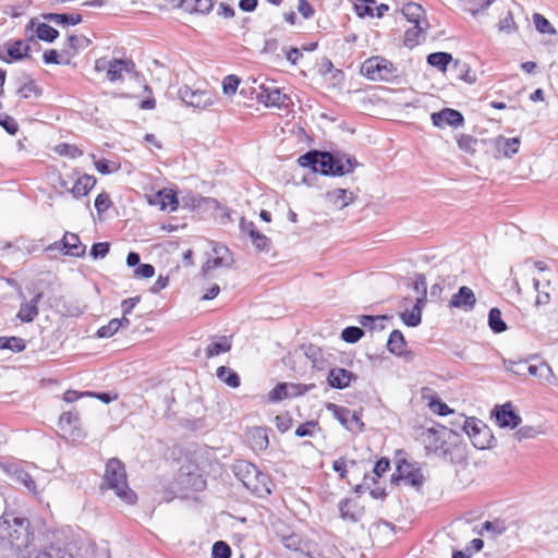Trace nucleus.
Masks as SVG:
<instances>
[{
    "label": "nucleus",
    "mask_w": 558,
    "mask_h": 558,
    "mask_svg": "<svg viewBox=\"0 0 558 558\" xmlns=\"http://www.w3.org/2000/svg\"><path fill=\"white\" fill-rule=\"evenodd\" d=\"M33 541L31 521L26 517L3 511L0 517V549H11L19 558H31Z\"/></svg>",
    "instance_id": "nucleus-1"
},
{
    "label": "nucleus",
    "mask_w": 558,
    "mask_h": 558,
    "mask_svg": "<svg viewBox=\"0 0 558 558\" xmlns=\"http://www.w3.org/2000/svg\"><path fill=\"white\" fill-rule=\"evenodd\" d=\"M302 168L325 177H342L352 173L360 166L354 156L339 150L311 149L298 158Z\"/></svg>",
    "instance_id": "nucleus-2"
},
{
    "label": "nucleus",
    "mask_w": 558,
    "mask_h": 558,
    "mask_svg": "<svg viewBox=\"0 0 558 558\" xmlns=\"http://www.w3.org/2000/svg\"><path fill=\"white\" fill-rule=\"evenodd\" d=\"M100 488L113 490L126 505H135L137 501L136 493L128 484L125 466L118 458H111L106 463Z\"/></svg>",
    "instance_id": "nucleus-3"
},
{
    "label": "nucleus",
    "mask_w": 558,
    "mask_h": 558,
    "mask_svg": "<svg viewBox=\"0 0 558 558\" xmlns=\"http://www.w3.org/2000/svg\"><path fill=\"white\" fill-rule=\"evenodd\" d=\"M233 471L243 485L255 495L270 494L268 475L263 473L255 464L247 461H239L234 465Z\"/></svg>",
    "instance_id": "nucleus-4"
},
{
    "label": "nucleus",
    "mask_w": 558,
    "mask_h": 558,
    "mask_svg": "<svg viewBox=\"0 0 558 558\" xmlns=\"http://www.w3.org/2000/svg\"><path fill=\"white\" fill-rule=\"evenodd\" d=\"M361 73L372 81L390 82L397 77V68L391 61L376 56L362 63Z\"/></svg>",
    "instance_id": "nucleus-5"
},
{
    "label": "nucleus",
    "mask_w": 558,
    "mask_h": 558,
    "mask_svg": "<svg viewBox=\"0 0 558 558\" xmlns=\"http://www.w3.org/2000/svg\"><path fill=\"white\" fill-rule=\"evenodd\" d=\"M462 429L476 449L484 450L495 440L490 428L476 417H463Z\"/></svg>",
    "instance_id": "nucleus-6"
},
{
    "label": "nucleus",
    "mask_w": 558,
    "mask_h": 558,
    "mask_svg": "<svg viewBox=\"0 0 558 558\" xmlns=\"http://www.w3.org/2000/svg\"><path fill=\"white\" fill-rule=\"evenodd\" d=\"M449 433L450 430L441 425L424 429L421 439L427 452L446 458L450 453V446L446 439Z\"/></svg>",
    "instance_id": "nucleus-7"
},
{
    "label": "nucleus",
    "mask_w": 558,
    "mask_h": 558,
    "mask_svg": "<svg viewBox=\"0 0 558 558\" xmlns=\"http://www.w3.org/2000/svg\"><path fill=\"white\" fill-rule=\"evenodd\" d=\"M326 410L349 432L361 433L364 430L365 424L362 421V414L352 411L349 408L328 402Z\"/></svg>",
    "instance_id": "nucleus-8"
},
{
    "label": "nucleus",
    "mask_w": 558,
    "mask_h": 558,
    "mask_svg": "<svg viewBox=\"0 0 558 558\" xmlns=\"http://www.w3.org/2000/svg\"><path fill=\"white\" fill-rule=\"evenodd\" d=\"M391 481L393 483L402 481L404 484L418 490L423 486L425 477L421 468L408 462L405 459H401L397 462L396 472L391 475Z\"/></svg>",
    "instance_id": "nucleus-9"
},
{
    "label": "nucleus",
    "mask_w": 558,
    "mask_h": 558,
    "mask_svg": "<svg viewBox=\"0 0 558 558\" xmlns=\"http://www.w3.org/2000/svg\"><path fill=\"white\" fill-rule=\"evenodd\" d=\"M179 98L193 108L206 109L216 101V94L210 89H193L187 85H183L178 90Z\"/></svg>",
    "instance_id": "nucleus-10"
},
{
    "label": "nucleus",
    "mask_w": 558,
    "mask_h": 558,
    "mask_svg": "<svg viewBox=\"0 0 558 558\" xmlns=\"http://www.w3.org/2000/svg\"><path fill=\"white\" fill-rule=\"evenodd\" d=\"M257 101L264 104L266 107H287L289 97L283 94L280 88L274 85H266L265 83L258 84Z\"/></svg>",
    "instance_id": "nucleus-11"
},
{
    "label": "nucleus",
    "mask_w": 558,
    "mask_h": 558,
    "mask_svg": "<svg viewBox=\"0 0 558 558\" xmlns=\"http://www.w3.org/2000/svg\"><path fill=\"white\" fill-rule=\"evenodd\" d=\"M178 484L183 489L202 492L206 487V480L203 474L198 472L197 466H181L178 476Z\"/></svg>",
    "instance_id": "nucleus-12"
},
{
    "label": "nucleus",
    "mask_w": 558,
    "mask_h": 558,
    "mask_svg": "<svg viewBox=\"0 0 558 558\" xmlns=\"http://www.w3.org/2000/svg\"><path fill=\"white\" fill-rule=\"evenodd\" d=\"M496 423L501 428H517L521 422V416L515 412L511 402H506L501 405H496L492 412Z\"/></svg>",
    "instance_id": "nucleus-13"
},
{
    "label": "nucleus",
    "mask_w": 558,
    "mask_h": 558,
    "mask_svg": "<svg viewBox=\"0 0 558 558\" xmlns=\"http://www.w3.org/2000/svg\"><path fill=\"white\" fill-rule=\"evenodd\" d=\"M31 43H36L34 36L27 38L26 43L22 39H14L7 43V54L8 57L0 56L3 62L11 63L14 61H21L29 58Z\"/></svg>",
    "instance_id": "nucleus-14"
},
{
    "label": "nucleus",
    "mask_w": 558,
    "mask_h": 558,
    "mask_svg": "<svg viewBox=\"0 0 558 558\" xmlns=\"http://www.w3.org/2000/svg\"><path fill=\"white\" fill-rule=\"evenodd\" d=\"M432 122L436 128L442 129L445 126L459 128L464 125L463 114L452 108H444L437 112L432 113Z\"/></svg>",
    "instance_id": "nucleus-15"
},
{
    "label": "nucleus",
    "mask_w": 558,
    "mask_h": 558,
    "mask_svg": "<svg viewBox=\"0 0 558 558\" xmlns=\"http://www.w3.org/2000/svg\"><path fill=\"white\" fill-rule=\"evenodd\" d=\"M150 204L158 205L161 210L175 211L179 207L178 194L172 189H161L151 198Z\"/></svg>",
    "instance_id": "nucleus-16"
},
{
    "label": "nucleus",
    "mask_w": 558,
    "mask_h": 558,
    "mask_svg": "<svg viewBox=\"0 0 558 558\" xmlns=\"http://www.w3.org/2000/svg\"><path fill=\"white\" fill-rule=\"evenodd\" d=\"M475 304V294L472 289L466 286L460 287L458 292L454 293L449 301L450 307L461 308L465 312L472 311Z\"/></svg>",
    "instance_id": "nucleus-17"
},
{
    "label": "nucleus",
    "mask_w": 558,
    "mask_h": 558,
    "mask_svg": "<svg viewBox=\"0 0 558 558\" xmlns=\"http://www.w3.org/2000/svg\"><path fill=\"white\" fill-rule=\"evenodd\" d=\"M61 252L66 256L83 257L86 252V245L81 242L76 233L66 231L62 238Z\"/></svg>",
    "instance_id": "nucleus-18"
},
{
    "label": "nucleus",
    "mask_w": 558,
    "mask_h": 558,
    "mask_svg": "<svg viewBox=\"0 0 558 558\" xmlns=\"http://www.w3.org/2000/svg\"><path fill=\"white\" fill-rule=\"evenodd\" d=\"M355 379V374L341 367L331 368L327 376V383L333 389H344L350 386L352 380Z\"/></svg>",
    "instance_id": "nucleus-19"
},
{
    "label": "nucleus",
    "mask_w": 558,
    "mask_h": 558,
    "mask_svg": "<svg viewBox=\"0 0 558 558\" xmlns=\"http://www.w3.org/2000/svg\"><path fill=\"white\" fill-rule=\"evenodd\" d=\"M340 518L344 521L357 522L364 514V508L351 498H343L338 504Z\"/></svg>",
    "instance_id": "nucleus-20"
},
{
    "label": "nucleus",
    "mask_w": 558,
    "mask_h": 558,
    "mask_svg": "<svg viewBox=\"0 0 558 558\" xmlns=\"http://www.w3.org/2000/svg\"><path fill=\"white\" fill-rule=\"evenodd\" d=\"M135 69V63L129 59H112L111 64L107 71V78L110 82L123 80V73H131Z\"/></svg>",
    "instance_id": "nucleus-21"
},
{
    "label": "nucleus",
    "mask_w": 558,
    "mask_h": 558,
    "mask_svg": "<svg viewBox=\"0 0 558 558\" xmlns=\"http://www.w3.org/2000/svg\"><path fill=\"white\" fill-rule=\"evenodd\" d=\"M34 31L36 37L45 43H53L59 37V31L47 23H37L35 19L29 20L26 31Z\"/></svg>",
    "instance_id": "nucleus-22"
},
{
    "label": "nucleus",
    "mask_w": 558,
    "mask_h": 558,
    "mask_svg": "<svg viewBox=\"0 0 558 558\" xmlns=\"http://www.w3.org/2000/svg\"><path fill=\"white\" fill-rule=\"evenodd\" d=\"M43 296V292H37L29 302L22 303L16 317L22 323H32L39 314L38 303Z\"/></svg>",
    "instance_id": "nucleus-23"
},
{
    "label": "nucleus",
    "mask_w": 558,
    "mask_h": 558,
    "mask_svg": "<svg viewBox=\"0 0 558 558\" xmlns=\"http://www.w3.org/2000/svg\"><path fill=\"white\" fill-rule=\"evenodd\" d=\"M41 17L58 26H74L83 22V16L80 13H43Z\"/></svg>",
    "instance_id": "nucleus-24"
},
{
    "label": "nucleus",
    "mask_w": 558,
    "mask_h": 558,
    "mask_svg": "<svg viewBox=\"0 0 558 558\" xmlns=\"http://www.w3.org/2000/svg\"><path fill=\"white\" fill-rule=\"evenodd\" d=\"M493 144L497 151L502 153L505 157L509 158L518 153L520 147V138H507L502 135H499L493 140Z\"/></svg>",
    "instance_id": "nucleus-25"
},
{
    "label": "nucleus",
    "mask_w": 558,
    "mask_h": 558,
    "mask_svg": "<svg viewBox=\"0 0 558 558\" xmlns=\"http://www.w3.org/2000/svg\"><path fill=\"white\" fill-rule=\"evenodd\" d=\"M326 199L339 209L353 203L354 194L345 189H335L326 193Z\"/></svg>",
    "instance_id": "nucleus-26"
},
{
    "label": "nucleus",
    "mask_w": 558,
    "mask_h": 558,
    "mask_svg": "<svg viewBox=\"0 0 558 558\" xmlns=\"http://www.w3.org/2000/svg\"><path fill=\"white\" fill-rule=\"evenodd\" d=\"M92 45V40L85 35H69L68 36V49L62 50V53L71 59L76 56L81 50L88 48Z\"/></svg>",
    "instance_id": "nucleus-27"
},
{
    "label": "nucleus",
    "mask_w": 558,
    "mask_h": 558,
    "mask_svg": "<svg viewBox=\"0 0 558 558\" xmlns=\"http://www.w3.org/2000/svg\"><path fill=\"white\" fill-rule=\"evenodd\" d=\"M404 17L412 24H424L428 26V22L425 19H422L424 14L423 8L414 2H408L402 7L401 10Z\"/></svg>",
    "instance_id": "nucleus-28"
},
{
    "label": "nucleus",
    "mask_w": 558,
    "mask_h": 558,
    "mask_svg": "<svg viewBox=\"0 0 558 558\" xmlns=\"http://www.w3.org/2000/svg\"><path fill=\"white\" fill-rule=\"evenodd\" d=\"M428 26H425L424 24H413L412 27L408 28L404 34V46L408 48H414L417 46L422 40L425 39V29Z\"/></svg>",
    "instance_id": "nucleus-29"
},
{
    "label": "nucleus",
    "mask_w": 558,
    "mask_h": 558,
    "mask_svg": "<svg viewBox=\"0 0 558 558\" xmlns=\"http://www.w3.org/2000/svg\"><path fill=\"white\" fill-rule=\"evenodd\" d=\"M407 347V341L403 333L399 329L390 332L387 341V350L395 355H402Z\"/></svg>",
    "instance_id": "nucleus-30"
},
{
    "label": "nucleus",
    "mask_w": 558,
    "mask_h": 558,
    "mask_svg": "<svg viewBox=\"0 0 558 558\" xmlns=\"http://www.w3.org/2000/svg\"><path fill=\"white\" fill-rule=\"evenodd\" d=\"M97 181L94 175L84 174L80 177L71 190L74 197L85 196L94 189Z\"/></svg>",
    "instance_id": "nucleus-31"
},
{
    "label": "nucleus",
    "mask_w": 558,
    "mask_h": 558,
    "mask_svg": "<svg viewBox=\"0 0 558 558\" xmlns=\"http://www.w3.org/2000/svg\"><path fill=\"white\" fill-rule=\"evenodd\" d=\"M427 64L446 72L449 64L453 61L452 54L445 51L432 52L426 58Z\"/></svg>",
    "instance_id": "nucleus-32"
},
{
    "label": "nucleus",
    "mask_w": 558,
    "mask_h": 558,
    "mask_svg": "<svg viewBox=\"0 0 558 558\" xmlns=\"http://www.w3.org/2000/svg\"><path fill=\"white\" fill-rule=\"evenodd\" d=\"M305 356L312 362V366L316 369H324L326 360L322 348L315 344H308L304 347Z\"/></svg>",
    "instance_id": "nucleus-33"
},
{
    "label": "nucleus",
    "mask_w": 558,
    "mask_h": 558,
    "mask_svg": "<svg viewBox=\"0 0 558 558\" xmlns=\"http://www.w3.org/2000/svg\"><path fill=\"white\" fill-rule=\"evenodd\" d=\"M389 319L388 315H360L357 317V322L362 327L368 328L369 330H384L385 325L384 322Z\"/></svg>",
    "instance_id": "nucleus-34"
},
{
    "label": "nucleus",
    "mask_w": 558,
    "mask_h": 558,
    "mask_svg": "<svg viewBox=\"0 0 558 558\" xmlns=\"http://www.w3.org/2000/svg\"><path fill=\"white\" fill-rule=\"evenodd\" d=\"M216 375L222 383L231 388H238L241 385L239 374L227 366H219L216 371Z\"/></svg>",
    "instance_id": "nucleus-35"
},
{
    "label": "nucleus",
    "mask_w": 558,
    "mask_h": 558,
    "mask_svg": "<svg viewBox=\"0 0 558 558\" xmlns=\"http://www.w3.org/2000/svg\"><path fill=\"white\" fill-rule=\"evenodd\" d=\"M488 326L494 333H501L508 326L502 319L501 311L498 307H492L488 312Z\"/></svg>",
    "instance_id": "nucleus-36"
},
{
    "label": "nucleus",
    "mask_w": 558,
    "mask_h": 558,
    "mask_svg": "<svg viewBox=\"0 0 558 558\" xmlns=\"http://www.w3.org/2000/svg\"><path fill=\"white\" fill-rule=\"evenodd\" d=\"M233 263L232 256H214L208 258L207 262L202 267V274L204 277H207L209 271L216 269L218 267H230Z\"/></svg>",
    "instance_id": "nucleus-37"
},
{
    "label": "nucleus",
    "mask_w": 558,
    "mask_h": 558,
    "mask_svg": "<svg viewBox=\"0 0 558 558\" xmlns=\"http://www.w3.org/2000/svg\"><path fill=\"white\" fill-rule=\"evenodd\" d=\"M231 350V341L227 337H221L218 341L209 343L206 348V356L208 359Z\"/></svg>",
    "instance_id": "nucleus-38"
},
{
    "label": "nucleus",
    "mask_w": 558,
    "mask_h": 558,
    "mask_svg": "<svg viewBox=\"0 0 558 558\" xmlns=\"http://www.w3.org/2000/svg\"><path fill=\"white\" fill-rule=\"evenodd\" d=\"M182 8L190 12L208 13L213 9L211 0H182Z\"/></svg>",
    "instance_id": "nucleus-39"
},
{
    "label": "nucleus",
    "mask_w": 558,
    "mask_h": 558,
    "mask_svg": "<svg viewBox=\"0 0 558 558\" xmlns=\"http://www.w3.org/2000/svg\"><path fill=\"white\" fill-rule=\"evenodd\" d=\"M17 94L23 99H29L32 97L38 98L43 94V88L39 87L33 78L28 77V80L20 86Z\"/></svg>",
    "instance_id": "nucleus-40"
},
{
    "label": "nucleus",
    "mask_w": 558,
    "mask_h": 558,
    "mask_svg": "<svg viewBox=\"0 0 558 558\" xmlns=\"http://www.w3.org/2000/svg\"><path fill=\"white\" fill-rule=\"evenodd\" d=\"M35 558H74L64 547L50 545L43 551H39Z\"/></svg>",
    "instance_id": "nucleus-41"
},
{
    "label": "nucleus",
    "mask_w": 558,
    "mask_h": 558,
    "mask_svg": "<svg viewBox=\"0 0 558 558\" xmlns=\"http://www.w3.org/2000/svg\"><path fill=\"white\" fill-rule=\"evenodd\" d=\"M80 423L78 413L75 411L63 412L60 417L58 425L63 430H69L71 428H76Z\"/></svg>",
    "instance_id": "nucleus-42"
},
{
    "label": "nucleus",
    "mask_w": 558,
    "mask_h": 558,
    "mask_svg": "<svg viewBox=\"0 0 558 558\" xmlns=\"http://www.w3.org/2000/svg\"><path fill=\"white\" fill-rule=\"evenodd\" d=\"M300 554L306 558H325L318 544L308 539L303 541Z\"/></svg>",
    "instance_id": "nucleus-43"
},
{
    "label": "nucleus",
    "mask_w": 558,
    "mask_h": 558,
    "mask_svg": "<svg viewBox=\"0 0 558 558\" xmlns=\"http://www.w3.org/2000/svg\"><path fill=\"white\" fill-rule=\"evenodd\" d=\"M526 371L529 375L543 378L547 381H549L550 377H554L553 371L546 362L539 365H529L526 366Z\"/></svg>",
    "instance_id": "nucleus-44"
},
{
    "label": "nucleus",
    "mask_w": 558,
    "mask_h": 558,
    "mask_svg": "<svg viewBox=\"0 0 558 558\" xmlns=\"http://www.w3.org/2000/svg\"><path fill=\"white\" fill-rule=\"evenodd\" d=\"M364 330L361 327L349 326L342 329L341 339L350 344L356 343L364 336Z\"/></svg>",
    "instance_id": "nucleus-45"
},
{
    "label": "nucleus",
    "mask_w": 558,
    "mask_h": 558,
    "mask_svg": "<svg viewBox=\"0 0 558 558\" xmlns=\"http://www.w3.org/2000/svg\"><path fill=\"white\" fill-rule=\"evenodd\" d=\"M13 480L16 483L24 485L29 492L36 490V483L28 472L22 469H16L12 473Z\"/></svg>",
    "instance_id": "nucleus-46"
},
{
    "label": "nucleus",
    "mask_w": 558,
    "mask_h": 558,
    "mask_svg": "<svg viewBox=\"0 0 558 558\" xmlns=\"http://www.w3.org/2000/svg\"><path fill=\"white\" fill-rule=\"evenodd\" d=\"M376 5V0H357L354 5V10L357 16L360 17H374V7Z\"/></svg>",
    "instance_id": "nucleus-47"
},
{
    "label": "nucleus",
    "mask_w": 558,
    "mask_h": 558,
    "mask_svg": "<svg viewBox=\"0 0 558 558\" xmlns=\"http://www.w3.org/2000/svg\"><path fill=\"white\" fill-rule=\"evenodd\" d=\"M453 68L457 71V75L460 80L466 83H474L476 81L475 74H471L470 66L468 63L460 60L453 61Z\"/></svg>",
    "instance_id": "nucleus-48"
},
{
    "label": "nucleus",
    "mask_w": 558,
    "mask_h": 558,
    "mask_svg": "<svg viewBox=\"0 0 558 558\" xmlns=\"http://www.w3.org/2000/svg\"><path fill=\"white\" fill-rule=\"evenodd\" d=\"M54 151L60 156H66L71 159L78 158L83 155V151L77 146L68 143L57 145Z\"/></svg>",
    "instance_id": "nucleus-49"
},
{
    "label": "nucleus",
    "mask_w": 558,
    "mask_h": 558,
    "mask_svg": "<svg viewBox=\"0 0 558 558\" xmlns=\"http://www.w3.org/2000/svg\"><path fill=\"white\" fill-rule=\"evenodd\" d=\"M303 541L304 539L301 538V536L295 533L280 536V542L287 549L294 550L298 553H300L301 550Z\"/></svg>",
    "instance_id": "nucleus-50"
},
{
    "label": "nucleus",
    "mask_w": 558,
    "mask_h": 558,
    "mask_svg": "<svg viewBox=\"0 0 558 558\" xmlns=\"http://www.w3.org/2000/svg\"><path fill=\"white\" fill-rule=\"evenodd\" d=\"M26 348V342L20 337H3V350H10L14 353H20Z\"/></svg>",
    "instance_id": "nucleus-51"
},
{
    "label": "nucleus",
    "mask_w": 558,
    "mask_h": 558,
    "mask_svg": "<svg viewBox=\"0 0 558 558\" xmlns=\"http://www.w3.org/2000/svg\"><path fill=\"white\" fill-rule=\"evenodd\" d=\"M400 318L407 327H417L422 323V315L418 313V307L401 313Z\"/></svg>",
    "instance_id": "nucleus-52"
},
{
    "label": "nucleus",
    "mask_w": 558,
    "mask_h": 558,
    "mask_svg": "<svg viewBox=\"0 0 558 558\" xmlns=\"http://www.w3.org/2000/svg\"><path fill=\"white\" fill-rule=\"evenodd\" d=\"M120 328L121 322L118 320V318H113L107 325L100 327L97 330L96 336L98 338H110L116 335Z\"/></svg>",
    "instance_id": "nucleus-53"
},
{
    "label": "nucleus",
    "mask_w": 558,
    "mask_h": 558,
    "mask_svg": "<svg viewBox=\"0 0 558 558\" xmlns=\"http://www.w3.org/2000/svg\"><path fill=\"white\" fill-rule=\"evenodd\" d=\"M287 398H289L288 383L277 384L268 393V400L270 402H280Z\"/></svg>",
    "instance_id": "nucleus-54"
},
{
    "label": "nucleus",
    "mask_w": 558,
    "mask_h": 558,
    "mask_svg": "<svg viewBox=\"0 0 558 558\" xmlns=\"http://www.w3.org/2000/svg\"><path fill=\"white\" fill-rule=\"evenodd\" d=\"M533 21H534V24H535V28L541 34H556V29L553 27L550 22L545 16H543L542 14L534 13L533 14Z\"/></svg>",
    "instance_id": "nucleus-55"
},
{
    "label": "nucleus",
    "mask_w": 558,
    "mask_h": 558,
    "mask_svg": "<svg viewBox=\"0 0 558 558\" xmlns=\"http://www.w3.org/2000/svg\"><path fill=\"white\" fill-rule=\"evenodd\" d=\"M428 407L434 413L440 416H445L452 412L450 408L437 395H434L430 398Z\"/></svg>",
    "instance_id": "nucleus-56"
},
{
    "label": "nucleus",
    "mask_w": 558,
    "mask_h": 558,
    "mask_svg": "<svg viewBox=\"0 0 558 558\" xmlns=\"http://www.w3.org/2000/svg\"><path fill=\"white\" fill-rule=\"evenodd\" d=\"M477 138L472 135L463 134L458 138V146L461 150L473 155L476 151Z\"/></svg>",
    "instance_id": "nucleus-57"
},
{
    "label": "nucleus",
    "mask_w": 558,
    "mask_h": 558,
    "mask_svg": "<svg viewBox=\"0 0 558 558\" xmlns=\"http://www.w3.org/2000/svg\"><path fill=\"white\" fill-rule=\"evenodd\" d=\"M315 429H319L318 422L311 420L300 424L295 429L294 434L296 437L303 438L307 436H313Z\"/></svg>",
    "instance_id": "nucleus-58"
},
{
    "label": "nucleus",
    "mask_w": 558,
    "mask_h": 558,
    "mask_svg": "<svg viewBox=\"0 0 558 558\" xmlns=\"http://www.w3.org/2000/svg\"><path fill=\"white\" fill-rule=\"evenodd\" d=\"M64 54L59 53L56 49L46 50L43 54V60L46 64H70V59L63 60Z\"/></svg>",
    "instance_id": "nucleus-59"
},
{
    "label": "nucleus",
    "mask_w": 558,
    "mask_h": 558,
    "mask_svg": "<svg viewBox=\"0 0 558 558\" xmlns=\"http://www.w3.org/2000/svg\"><path fill=\"white\" fill-rule=\"evenodd\" d=\"M251 241H252V244L260 252H268L269 251V245H270V240L265 235L263 234L262 232H259L258 230H256L251 236H250Z\"/></svg>",
    "instance_id": "nucleus-60"
},
{
    "label": "nucleus",
    "mask_w": 558,
    "mask_h": 558,
    "mask_svg": "<svg viewBox=\"0 0 558 558\" xmlns=\"http://www.w3.org/2000/svg\"><path fill=\"white\" fill-rule=\"evenodd\" d=\"M241 83V80L239 76L234 74L227 75L222 81V90L226 95H233L235 94L239 85Z\"/></svg>",
    "instance_id": "nucleus-61"
},
{
    "label": "nucleus",
    "mask_w": 558,
    "mask_h": 558,
    "mask_svg": "<svg viewBox=\"0 0 558 558\" xmlns=\"http://www.w3.org/2000/svg\"><path fill=\"white\" fill-rule=\"evenodd\" d=\"M231 547L223 541H217L211 548V558H230Z\"/></svg>",
    "instance_id": "nucleus-62"
},
{
    "label": "nucleus",
    "mask_w": 558,
    "mask_h": 558,
    "mask_svg": "<svg viewBox=\"0 0 558 558\" xmlns=\"http://www.w3.org/2000/svg\"><path fill=\"white\" fill-rule=\"evenodd\" d=\"M0 125L10 134L15 135L19 131L16 120L8 113H0Z\"/></svg>",
    "instance_id": "nucleus-63"
},
{
    "label": "nucleus",
    "mask_w": 558,
    "mask_h": 558,
    "mask_svg": "<svg viewBox=\"0 0 558 558\" xmlns=\"http://www.w3.org/2000/svg\"><path fill=\"white\" fill-rule=\"evenodd\" d=\"M94 205L98 215H101L112 206V202L107 192H101L96 196Z\"/></svg>",
    "instance_id": "nucleus-64"
}]
</instances>
